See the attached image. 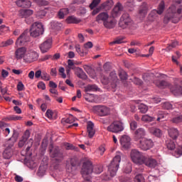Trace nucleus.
Masks as SVG:
<instances>
[{
	"mask_svg": "<svg viewBox=\"0 0 182 182\" xmlns=\"http://www.w3.org/2000/svg\"><path fill=\"white\" fill-rule=\"evenodd\" d=\"M44 31L45 30L43 29V25L42 23L35 22L31 25L30 35L32 38H38V36L43 35Z\"/></svg>",
	"mask_w": 182,
	"mask_h": 182,
	"instance_id": "obj_4",
	"label": "nucleus"
},
{
	"mask_svg": "<svg viewBox=\"0 0 182 182\" xmlns=\"http://www.w3.org/2000/svg\"><path fill=\"white\" fill-rule=\"evenodd\" d=\"M113 0H107L101 5L102 9L109 10L113 6Z\"/></svg>",
	"mask_w": 182,
	"mask_h": 182,
	"instance_id": "obj_30",
	"label": "nucleus"
},
{
	"mask_svg": "<svg viewBox=\"0 0 182 182\" xmlns=\"http://www.w3.org/2000/svg\"><path fill=\"white\" fill-rule=\"evenodd\" d=\"M178 45V42L173 41L171 43V44H169V46L167 47L168 50H171V49H173V48H176Z\"/></svg>",
	"mask_w": 182,
	"mask_h": 182,
	"instance_id": "obj_60",
	"label": "nucleus"
},
{
	"mask_svg": "<svg viewBox=\"0 0 182 182\" xmlns=\"http://www.w3.org/2000/svg\"><path fill=\"white\" fill-rule=\"evenodd\" d=\"M134 182H144V178L143 177V175H136L134 178Z\"/></svg>",
	"mask_w": 182,
	"mask_h": 182,
	"instance_id": "obj_49",
	"label": "nucleus"
},
{
	"mask_svg": "<svg viewBox=\"0 0 182 182\" xmlns=\"http://www.w3.org/2000/svg\"><path fill=\"white\" fill-rule=\"evenodd\" d=\"M122 11H123V5H122V3L120 2L117 3L111 11V16L112 18H117V16H120Z\"/></svg>",
	"mask_w": 182,
	"mask_h": 182,
	"instance_id": "obj_13",
	"label": "nucleus"
},
{
	"mask_svg": "<svg viewBox=\"0 0 182 182\" xmlns=\"http://www.w3.org/2000/svg\"><path fill=\"white\" fill-rule=\"evenodd\" d=\"M143 164H145V166L150 167L151 168H154L157 166V161L153 158H147L144 156Z\"/></svg>",
	"mask_w": 182,
	"mask_h": 182,
	"instance_id": "obj_19",
	"label": "nucleus"
},
{
	"mask_svg": "<svg viewBox=\"0 0 182 182\" xmlns=\"http://www.w3.org/2000/svg\"><path fill=\"white\" fill-rule=\"evenodd\" d=\"M95 124H93V122H90L87 124V132L88 133V137H90V139H92L93 137V136H95Z\"/></svg>",
	"mask_w": 182,
	"mask_h": 182,
	"instance_id": "obj_22",
	"label": "nucleus"
},
{
	"mask_svg": "<svg viewBox=\"0 0 182 182\" xmlns=\"http://www.w3.org/2000/svg\"><path fill=\"white\" fill-rule=\"evenodd\" d=\"M16 4L19 8H31L32 3L28 0H18L16 1Z\"/></svg>",
	"mask_w": 182,
	"mask_h": 182,
	"instance_id": "obj_21",
	"label": "nucleus"
},
{
	"mask_svg": "<svg viewBox=\"0 0 182 182\" xmlns=\"http://www.w3.org/2000/svg\"><path fill=\"white\" fill-rule=\"evenodd\" d=\"M141 120L143 122H154L156 117H150L147 114L142 116Z\"/></svg>",
	"mask_w": 182,
	"mask_h": 182,
	"instance_id": "obj_40",
	"label": "nucleus"
},
{
	"mask_svg": "<svg viewBox=\"0 0 182 182\" xmlns=\"http://www.w3.org/2000/svg\"><path fill=\"white\" fill-rule=\"evenodd\" d=\"M157 10H153L151 11V13L149 14V18H151V21H154V19H156L157 18Z\"/></svg>",
	"mask_w": 182,
	"mask_h": 182,
	"instance_id": "obj_46",
	"label": "nucleus"
},
{
	"mask_svg": "<svg viewBox=\"0 0 182 182\" xmlns=\"http://www.w3.org/2000/svg\"><path fill=\"white\" fill-rule=\"evenodd\" d=\"M103 171V166L97 165L92 167V173L100 174Z\"/></svg>",
	"mask_w": 182,
	"mask_h": 182,
	"instance_id": "obj_36",
	"label": "nucleus"
},
{
	"mask_svg": "<svg viewBox=\"0 0 182 182\" xmlns=\"http://www.w3.org/2000/svg\"><path fill=\"white\" fill-rule=\"evenodd\" d=\"M149 132L156 137L160 138L163 136V132L159 128L151 127L149 128Z\"/></svg>",
	"mask_w": 182,
	"mask_h": 182,
	"instance_id": "obj_25",
	"label": "nucleus"
},
{
	"mask_svg": "<svg viewBox=\"0 0 182 182\" xmlns=\"http://www.w3.org/2000/svg\"><path fill=\"white\" fill-rule=\"evenodd\" d=\"M31 137V132L28 129H26L22 136V139L28 141V139Z\"/></svg>",
	"mask_w": 182,
	"mask_h": 182,
	"instance_id": "obj_51",
	"label": "nucleus"
},
{
	"mask_svg": "<svg viewBox=\"0 0 182 182\" xmlns=\"http://www.w3.org/2000/svg\"><path fill=\"white\" fill-rule=\"evenodd\" d=\"M29 30L26 29L17 38L16 41V45H19V46H22V45H25L26 42H29Z\"/></svg>",
	"mask_w": 182,
	"mask_h": 182,
	"instance_id": "obj_11",
	"label": "nucleus"
},
{
	"mask_svg": "<svg viewBox=\"0 0 182 182\" xmlns=\"http://www.w3.org/2000/svg\"><path fill=\"white\" fill-rule=\"evenodd\" d=\"M139 110L140 113H142V114L147 113V111L149 110V107H147V105L144 104H141L139 105Z\"/></svg>",
	"mask_w": 182,
	"mask_h": 182,
	"instance_id": "obj_39",
	"label": "nucleus"
},
{
	"mask_svg": "<svg viewBox=\"0 0 182 182\" xmlns=\"http://www.w3.org/2000/svg\"><path fill=\"white\" fill-rule=\"evenodd\" d=\"M132 82L135 84L137 85L138 86H140L141 85H143V81L138 78L134 77V79L132 80Z\"/></svg>",
	"mask_w": 182,
	"mask_h": 182,
	"instance_id": "obj_55",
	"label": "nucleus"
},
{
	"mask_svg": "<svg viewBox=\"0 0 182 182\" xmlns=\"http://www.w3.org/2000/svg\"><path fill=\"white\" fill-rule=\"evenodd\" d=\"M0 127L3 130V132H4L5 136H8V134L11 133V130L9 129V128H7L6 127H5V124L2 123L0 125Z\"/></svg>",
	"mask_w": 182,
	"mask_h": 182,
	"instance_id": "obj_42",
	"label": "nucleus"
},
{
	"mask_svg": "<svg viewBox=\"0 0 182 182\" xmlns=\"http://www.w3.org/2000/svg\"><path fill=\"white\" fill-rule=\"evenodd\" d=\"M132 139H130V136L127 135H123L120 139V143L121 146L124 149H130V146H132Z\"/></svg>",
	"mask_w": 182,
	"mask_h": 182,
	"instance_id": "obj_14",
	"label": "nucleus"
},
{
	"mask_svg": "<svg viewBox=\"0 0 182 182\" xmlns=\"http://www.w3.org/2000/svg\"><path fill=\"white\" fill-rule=\"evenodd\" d=\"M65 22L68 23H80L82 20H80V18H77L75 16H70L65 19Z\"/></svg>",
	"mask_w": 182,
	"mask_h": 182,
	"instance_id": "obj_28",
	"label": "nucleus"
},
{
	"mask_svg": "<svg viewBox=\"0 0 182 182\" xmlns=\"http://www.w3.org/2000/svg\"><path fill=\"white\" fill-rule=\"evenodd\" d=\"M68 68H70V69L75 70L76 66H75V63L73 62V60H68Z\"/></svg>",
	"mask_w": 182,
	"mask_h": 182,
	"instance_id": "obj_48",
	"label": "nucleus"
},
{
	"mask_svg": "<svg viewBox=\"0 0 182 182\" xmlns=\"http://www.w3.org/2000/svg\"><path fill=\"white\" fill-rule=\"evenodd\" d=\"M107 132H111V133H120L124 130L123 127V123L120 121H114L107 128Z\"/></svg>",
	"mask_w": 182,
	"mask_h": 182,
	"instance_id": "obj_8",
	"label": "nucleus"
},
{
	"mask_svg": "<svg viewBox=\"0 0 182 182\" xmlns=\"http://www.w3.org/2000/svg\"><path fill=\"white\" fill-rule=\"evenodd\" d=\"M98 87L96 85H88L85 87V92H97Z\"/></svg>",
	"mask_w": 182,
	"mask_h": 182,
	"instance_id": "obj_33",
	"label": "nucleus"
},
{
	"mask_svg": "<svg viewBox=\"0 0 182 182\" xmlns=\"http://www.w3.org/2000/svg\"><path fill=\"white\" fill-rule=\"evenodd\" d=\"M39 58V53H36V51H32L26 54V60L29 63H32V62H36V60Z\"/></svg>",
	"mask_w": 182,
	"mask_h": 182,
	"instance_id": "obj_17",
	"label": "nucleus"
},
{
	"mask_svg": "<svg viewBox=\"0 0 182 182\" xmlns=\"http://www.w3.org/2000/svg\"><path fill=\"white\" fill-rule=\"evenodd\" d=\"M36 18H38V19H43V18H45V16H46V11L40 10V11H37L36 14Z\"/></svg>",
	"mask_w": 182,
	"mask_h": 182,
	"instance_id": "obj_37",
	"label": "nucleus"
},
{
	"mask_svg": "<svg viewBox=\"0 0 182 182\" xmlns=\"http://www.w3.org/2000/svg\"><path fill=\"white\" fill-rule=\"evenodd\" d=\"M33 15V11L31 9H21L19 11L18 16L20 18H28Z\"/></svg>",
	"mask_w": 182,
	"mask_h": 182,
	"instance_id": "obj_23",
	"label": "nucleus"
},
{
	"mask_svg": "<svg viewBox=\"0 0 182 182\" xmlns=\"http://www.w3.org/2000/svg\"><path fill=\"white\" fill-rule=\"evenodd\" d=\"M50 154L52 159H54L57 163H61L65 156L63 155V151L60 150L59 146L53 147V144L50 145Z\"/></svg>",
	"mask_w": 182,
	"mask_h": 182,
	"instance_id": "obj_3",
	"label": "nucleus"
},
{
	"mask_svg": "<svg viewBox=\"0 0 182 182\" xmlns=\"http://www.w3.org/2000/svg\"><path fill=\"white\" fill-rule=\"evenodd\" d=\"M146 136V130L143 128H139L134 132V140L135 141H139V140H142Z\"/></svg>",
	"mask_w": 182,
	"mask_h": 182,
	"instance_id": "obj_16",
	"label": "nucleus"
},
{
	"mask_svg": "<svg viewBox=\"0 0 182 182\" xmlns=\"http://www.w3.org/2000/svg\"><path fill=\"white\" fill-rule=\"evenodd\" d=\"M164 8H166V5L162 1L159 5L158 10H156L158 15H161L164 12Z\"/></svg>",
	"mask_w": 182,
	"mask_h": 182,
	"instance_id": "obj_38",
	"label": "nucleus"
},
{
	"mask_svg": "<svg viewBox=\"0 0 182 182\" xmlns=\"http://www.w3.org/2000/svg\"><path fill=\"white\" fill-rule=\"evenodd\" d=\"M77 166V161L75 159H72L70 161V165H66V168L68 173H72L73 168Z\"/></svg>",
	"mask_w": 182,
	"mask_h": 182,
	"instance_id": "obj_29",
	"label": "nucleus"
},
{
	"mask_svg": "<svg viewBox=\"0 0 182 182\" xmlns=\"http://www.w3.org/2000/svg\"><path fill=\"white\" fill-rule=\"evenodd\" d=\"M121 80H127V73L125 71H121L119 74Z\"/></svg>",
	"mask_w": 182,
	"mask_h": 182,
	"instance_id": "obj_47",
	"label": "nucleus"
},
{
	"mask_svg": "<svg viewBox=\"0 0 182 182\" xmlns=\"http://www.w3.org/2000/svg\"><path fill=\"white\" fill-rule=\"evenodd\" d=\"M68 14H69V9L68 8L60 9L58 13V16L59 19H63L65 18V16L68 15Z\"/></svg>",
	"mask_w": 182,
	"mask_h": 182,
	"instance_id": "obj_31",
	"label": "nucleus"
},
{
	"mask_svg": "<svg viewBox=\"0 0 182 182\" xmlns=\"http://www.w3.org/2000/svg\"><path fill=\"white\" fill-rule=\"evenodd\" d=\"M136 127H137V123L136 122V121H132L130 123V129H131V130H136Z\"/></svg>",
	"mask_w": 182,
	"mask_h": 182,
	"instance_id": "obj_64",
	"label": "nucleus"
},
{
	"mask_svg": "<svg viewBox=\"0 0 182 182\" xmlns=\"http://www.w3.org/2000/svg\"><path fill=\"white\" fill-rule=\"evenodd\" d=\"M161 119H164V113L162 111H159L158 117L156 118L157 122H160Z\"/></svg>",
	"mask_w": 182,
	"mask_h": 182,
	"instance_id": "obj_63",
	"label": "nucleus"
},
{
	"mask_svg": "<svg viewBox=\"0 0 182 182\" xmlns=\"http://www.w3.org/2000/svg\"><path fill=\"white\" fill-rule=\"evenodd\" d=\"M173 91L174 93H177L178 95H182V87L178 85H175Z\"/></svg>",
	"mask_w": 182,
	"mask_h": 182,
	"instance_id": "obj_43",
	"label": "nucleus"
},
{
	"mask_svg": "<svg viewBox=\"0 0 182 182\" xmlns=\"http://www.w3.org/2000/svg\"><path fill=\"white\" fill-rule=\"evenodd\" d=\"M166 145L168 150H174L176 149V143L171 139L166 140Z\"/></svg>",
	"mask_w": 182,
	"mask_h": 182,
	"instance_id": "obj_32",
	"label": "nucleus"
},
{
	"mask_svg": "<svg viewBox=\"0 0 182 182\" xmlns=\"http://www.w3.org/2000/svg\"><path fill=\"white\" fill-rule=\"evenodd\" d=\"M118 25L119 28H122V29L130 28V26L133 25V20H132L130 14L128 13H124L119 18Z\"/></svg>",
	"mask_w": 182,
	"mask_h": 182,
	"instance_id": "obj_5",
	"label": "nucleus"
},
{
	"mask_svg": "<svg viewBox=\"0 0 182 182\" xmlns=\"http://www.w3.org/2000/svg\"><path fill=\"white\" fill-rule=\"evenodd\" d=\"M173 123H181L182 122V115L174 117L172 119Z\"/></svg>",
	"mask_w": 182,
	"mask_h": 182,
	"instance_id": "obj_58",
	"label": "nucleus"
},
{
	"mask_svg": "<svg viewBox=\"0 0 182 182\" xmlns=\"http://www.w3.org/2000/svg\"><path fill=\"white\" fill-rule=\"evenodd\" d=\"M58 72L60 73V76H61L63 79H66V74L65 73V68L60 67Z\"/></svg>",
	"mask_w": 182,
	"mask_h": 182,
	"instance_id": "obj_53",
	"label": "nucleus"
},
{
	"mask_svg": "<svg viewBox=\"0 0 182 182\" xmlns=\"http://www.w3.org/2000/svg\"><path fill=\"white\" fill-rule=\"evenodd\" d=\"M46 116L48 119H52L53 117V112L50 109H48L46 112Z\"/></svg>",
	"mask_w": 182,
	"mask_h": 182,
	"instance_id": "obj_61",
	"label": "nucleus"
},
{
	"mask_svg": "<svg viewBox=\"0 0 182 182\" xmlns=\"http://www.w3.org/2000/svg\"><path fill=\"white\" fill-rule=\"evenodd\" d=\"M154 146V142L151 139L143 138L139 141L138 144V147L143 150L144 151H147V150H150Z\"/></svg>",
	"mask_w": 182,
	"mask_h": 182,
	"instance_id": "obj_9",
	"label": "nucleus"
},
{
	"mask_svg": "<svg viewBox=\"0 0 182 182\" xmlns=\"http://www.w3.org/2000/svg\"><path fill=\"white\" fill-rule=\"evenodd\" d=\"M168 136L172 139L173 140H177L178 139V136H180V132H178V129L176 128H171L168 130Z\"/></svg>",
	"mask_w": 182,
	"mask_h": 182,
	"instance_id": "obj_20",
	"label": "nucleus"
},
{
	"mask_svg": "<svg viewBox=\"0 0 182 182\" xmlns=\"http://www.w3.org/2000/svg\"><path fill=\"white\" fill-rule=\"evenodd\" d=\"M107 19H109V14L107 12H102L97 16L96 22L99 23L102 21L105 23Z\"/></svg>",
	"mask_w": 182,
	"mask_h": 182,
	"instance_id": "obj_24",
	"label": "nucleus"
},
{
	"mask_svg": "<svg viewBox=\"0 0 182 182\" xmlns=\"http://www.w3.org/2000/svg\"><path fill=\"white\" fill-rule=\"evenodd\" d=\"M41 79L43 80H46V81H48V80H50V76H49L46 72H43L41 73Z\"/></svg>",
	"mask_w": 182,
	"mask_h": 182,
	"instance_id": "obj_50",
	"label": "nucleus"
},
{
	"mask_svg": "<svg viewBox=\"0 0 182 182\" xmlns=\"http://www.w3.org/2000/svg\"><path fill=\"white\" fill-rule=\"evenodd\" d=\"M19 136V133L16 130L13 131V135L11 136L12 140H14V141H16L18 140V137Z\"/></svg>",
	"mask_w": 182,
	"mask_h": 182,
	"instance_id": "obj_57",
	"label": "nucleus"
},
{
	"mask_svg": "<svg viewBox=\"0 0 182 182\" xmlns=\"http://www.w3.org/2000/svg\"><path fill=\"white\" fill-rule=\"evenodd\" d=\"M175 156L177 159H178V157H181V156H182V146L176 149V150L175 151Z\"/></svg>",
	"mask_w": 182,
	"mask_h": 182,
	"instance_id": "obj_54",
	"label": "nucleus"
},
{
	"mask_svg": "<svg viewBox=\"0 0 182 182\" xmlns=\"http://www.w3.org/2000/svg\"><path fill=\"white\" fill-rule=\"evenodd\" d=\"M93 110L95 112L96 114L100 116V117H105L110 114V108L105 105L94 106Z\"/></svg>",
	"mask_w": 182,
	"mask_h": 182,
	"instance_id": "obj_7",
	"label": "nucleus"
},
{
	"mask_svg": "<svg viewBox=\"0 0 182 182\" xmlns=\"http://www.w3.org/2000/svg\"><path fill=\"white\" fill-rule=\"evenodd\" d=\"M182 18V6L172 5L166 11L164 18V23H178Z\"/></svg>",
	"mask_w": 182,
	"mask_h": 182,
	"instance_id": "obj_1",
	"label": "nucleus"
},
{
	"mask_svg": "<svg viewBox=\"0 0 182 182\" xmlns=\"http://www.w3.org/2000/svg\"><path fill=\"white\" fill-rule=\"evenodd\" d=\"M156 86L159 87V89H166L170 86V83L166 80H158L155 82Z\"/></svg>",
	"mask_w": 182,
	"mask_h": 182,
	"instance_id": "obj_27",
	"label": "nucleus"
},
{
	"mask_svg": "<svg viewBox=\"0 0 182 182\" xmlns=\"http://www.w3.org/2000/svg\"><path fill=\"white\" fill-rule=\"evenodd\" d=\"M75 48L76 52H77V53H79V55H80V56H85V53L83 51H82V49L80 48V45H76L75 46Z\"/></svg>",
	"mask_w": 182,
	"mask_h": 182,
	"instance_id": "obj_56",
	"label": "nucleus"
},
{
	"mask_svg": "<svg viewBox=\"0 0 182 182\" xmlns=\"http://www.w3.org/2000/svg\"><path fill=\"white\" fill-rule=\"evenodd\" d=\"M92 173H93V164L90 161H85L81 169V174L83 178L92 177Z\"/></svg>",
	"mask_w": 182,
	"mask_h": 182,
	"instance_id": "obj_6",
	"label": "nucleus"
},
{
	"mask_svg": "<svg viewBox=\"0 0 182 182\" xmlns=\"http://www.w3.org/2000/svg\"><path fill=\"white\" fill-rule=\"evenodd\" d=\"M21 119H22V117L18 115H10L9 117V120L16 121V120H21Z\"/></svg>",
	"mask_w": 182,
	"mask_h": 182,
	"instance_id": "obj_59",
	"label": "nucleus"
},
{
	"mask_svg": "<svg viewBox=\"0 0 182 182\" xmlns=\"http://www.w3.org/2000/svg\"><path fill=\"white\" fill-rule=\"evenodd\" d=\"M139 14L141 16H146L147 15V6L146 4L141 6Z\"/></svg>",
	"mask_w": 182,
	"mask_h": 182,
	"instance_id": "obj_35",
	"label": "nucleus"
},
{
	"mask_svg": "<svg viewBox=\"0 0 182 182\" xmlns=\"http://www.w3.org/2000/svg\"><path fill=\"white\" fill-rule=\"evenodd\" d=\"M50 48H52V40L50 38L47 39L40 46L41 53H46Z\"/></svg>",
	"mask_w": 182,
	"mask_h": 182,
	"instance_id": "obj_15",
	"label": "nucleus"
},
{
	"mask_svg": "<svg viewBox=\"0 0 182 182\" xmlns=\"http://www.w3.org/2000/svg\"><path fill=\"white\" fill-rule=\"evenodd\" d=\"M100 4V0H92V3L90 4V9L96 8Z\"/></svg>",
	"mask_w": 182,
	"mask_h": 182,
	"instance_id": "obj_45",
	"label": "nucleus"
},
{
	"mask_svg": "<svg viewBox=\"0 0 182 182\" xmlns=\"http://www.w3.org/2000/svg\"><path fill=\"white\" fill-rule=\"evenodd\" d=\"M52 58V55H45L44 57H41L39 58L38 62H45L46 60H48V59H50Z\"/></svg>",
	"mask_w": 182,
	"mask_h": 182,
	"instance_id": "obj_62",
	"label": "nucleus"
},
{
	"mask_svg": "<svg viewBox=\"0 0 182 182\" xmlns=\"http://www.w3.org/2000/svg\"><path fill=\"white\" fill-rule=\"evenodd\" d=\"M130 156L133 163H135V164H143L145 156L137 149H132Z\"/></svg>",
	"mask_w": 182,
	"mask_h": 182,
	"instance_id": "obj_10",
	"label": "nucleus"
},
{
	"mask_svg": "<svg viewBox=\"0 0 182 182\" xmlns=\"http://www.w3.org/2000/svg\"><path fill=\"white\" fill-rule=\"evenodd\" d=\"M120 161H122V156L120 155L115 156L109 165L108 166V173L110 177H114L119 170V166H120Z\"/></svg>",
	"mask_w": 182,
	"mask_h": 182,
	"instance_id": "obj_2",
	"label": "nucleus"
},
{
	"mask_svg": "<svg viewBox=\"0 0 182 182\" xmlns=\"http://www.w3.org/2000/svg\"><path fill=\"white\" fill-rule=\"evenodd\" d=\"M162 107L165 109V110H171V109H173V105L170 102H164L162 104Z\"/></svg>",
	"mask_w": 182,
	"mask_h": 182,
	"instance_id": "obj_44",
	"label": "nucleus"
},
{
	"mask_svg": "<svg viewBox=\"0 0 182 182\" xmlns=\"http://www.w3.org/2000/svg\"><path fill=\"white\" fill-rule=\"evenodd\" d=\"M75 117L73 115H70L68 118L65 119L64 122L68 124H72L75 122Z\"/></svg>",
	"mask_w": 182,
	"mask_h": 182,
	"instance_id": "obj_52",
	"label": "nucleus"
},
{
	"mask_svg": "<svg viewBox=\"0 0 182 182\" xmlns=\"http://www.w3.org/2000/svg\"><path fill=\"white\" fill-rule=\"evenodd\" d=\"M11 45H14V40L9 39L6 41H2L0 43V48H6V46H11Z\"/></svg>",
	"mask_w": 182,
	"mask_h": 182,
	"instance_id": "obj_34",
	"label": "nucleus"
},
{
	"mask_svg": "<svg viewBox=\"0 0 182 182\" xmlns=\"http://www.w3.org/2000/svg\"><path fill=\"white\" fill-rule=\"evenodd\" d=\"M103 25L107 29H113L116 26V20L114 18L109 21L107 20L103 23Z\"/></svg>",
	"mask_w": 182,
	"mask_h": 182,
	"instance_id": "obj_26",
	"label": "nucleus"
},
{
	"mask_svg": "<svg viewBox=\"0 0 182 182\" xmlns=\"http://www.w3.org/2000/svg\"><path fill=\"white\" fill-rule=\"evenodd\" d=\"M35 2H36L39 6H46L49 5V1L46 0H35Z\"/></svg>",
	"mask_w": 182,
	"mask_h": 182,
	"instance_id": "obj_41",
	"label": "nucleus"
},
{
	"mask_svg": "<svg viewBox=\"0 0 182 182\" xmlns=\"http://www.w3.org/2000/svg\"><path fill=\"white\" fill-rule=\"evenodd\" d=\"M12 147H14V142L9 144L5 149L3 153V157L6 159V160H9V159L14 156V149Z\"/></svg>",
	"mask_w": 182,
	"mask_h": 182,
	"instance_id": "obj_12",
	"label": "nucleus"
},
{
	"mask_svg": "<svg viewBox=\"0 0 182 182\" xmlns=\"http://www.w3.org/2000/svg\"><path fill=\"white\" fill-rule=\"evenodd\" d=\"M26 50V48L25 47H21L16 49L14 53L16 59H17V60L23 59V58H25Z\"/></svg>",
	"mask_w": 182,
	"mask_h": 182,
	"instance_id": "obj_18",
	"label": "nucleus"
}]
</instances>
